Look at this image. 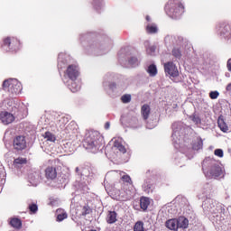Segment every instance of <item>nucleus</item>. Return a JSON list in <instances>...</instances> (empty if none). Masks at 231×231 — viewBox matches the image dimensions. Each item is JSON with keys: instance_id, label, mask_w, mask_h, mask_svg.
<instances>
[{"instance_id": "f257e3e1", "label": "nucleus", "mask_w": 231, "mask_h": 231, "mask_svg": "<svg viewBox=\"0 0 231 231\" xmlns=\"http://www.w3.org/2000/svg\"><path fill=\"white\" fill-rule=\"evenodd\" d=\"M102 135L97 131L88 132L84 141V147L91 152H97L102 145Z\"/></svg>"}, {"instance_id": "f03ea898", "label": "nucleus", "mask_w": 231, "mask_h": 231, "mask_svg": "<svg viewBox=\"0 0 231 231\" xmlns=\"http://www.w3.org/2000/svg\"><path fill=\"white\" fill-rule=\"evenodd\" d=\"M183 5L178 4L177 5H167L166 6V14L169 15V17H171V19H178L183 14Z\"/></svg>"}, {"instance_id": "7ed1b4c3", "label": "nucleus", "mask_w": 231, "mask_h": 231, "mask_svg": "<svg viewBox=\"0 0 231 231\" xmlns=\"http://www.w3.org/2000/svg\"><path fill=\"white\" fill-rule=\"evenodd\" d=\"M13 145L15 151H23L26 149V139L23 135H18L14 139Z\"/></svg>"}, {"instance_id": "20e7f679", "label": "nucleus", "mask_w": 231, "mask_h": 231, "mask_svg": "<svg viewBox=\"0 0 231 231\" xmlns=\"http://www.w3.org/2000/svg\"><path fill=\"white\" fill-rule=\"evenodd\" d=\"M202 207L205 212H211V214H217V209L216 208V201L212 199H207Z\"/></svg>"}, {"instance_id": "39448f33", "label": "nucleus", "mask_w": 231, "mask_h": 231, "mask_svg": "<svg viewBox=\"0 0 231 231\" xmlns=\"http://www.w3.org/2000/svg\"><path fill=\"white\" fill-rule=\"evenodd\" d=\"M164 71L167 75H170V77H178L179 75L178 68L171 61L164 63Z\"/></svg>"}, {"instance_id": "423d86ee", "label": "nucleus", "mask_w": 231, "mask_h": 231, "mask_svg": "<svg viewBox=\"0 0 231 231\" xmlns=\"http://www.w3.org/2000/svg\"><path fill=\"white\" fill-rule=\"evenodd\" d=\"M0 120L4 125H8V124H12L14 120H15V116H14L9 112H1L0 113Z\"/></svg>"}, {"instance_id": "0eeeda50", "label": "nucleus", "mask_w": 231, "mask_h": 231, "mask_svg": "<svg viewBox=\"0 0 231 231\" xmlns=\"http://www.w3.org/2000/svg\"><path fill=\"white\" fill-rule=\"evenodd\" d=\"M67 75L70 80H77V77H79V68L75 65H69L67 69Z\"/></svg>"}, {"instance_id": "6e6552de", "label": "nucleus", "mask_w": 231, "mask_h": 231, "mask_svg": "<svg viewBox=\"0 0 231 231\" xmlns=\"http://www.w3.org/2000/svg\"><path fill=\"white\" fill-rule=\"evenodd\" d=\"M172 139L174 140L175 143H178V140H180V132L181 131V125L180 123H174L172 125Z\"/></svg>"}, {"instance_id": "1a4fd4ad", "label": "nucleus", "mask_w": 231, "mask_h": 231, "mask_svg": "<svg viewBox=\"0 0 231 231\" xmlns=\"http://www.w3.org/2000/svg\"><path fill=\"white\" fill-rule=\"evenodd\" d=\"M21 89H23L21 83L17 79H11V88L8 91L17 94L20 93Z\"/></svg>"}, {"instance_id": "9d476101", "label": "nucleus", "mask_w": 231, "mask_h": 231, "mask_svg": "<svg viewBox=\"0 0 231 231\" xmlns=\"http://www.w3.org/2000/svg\"><path fill=\"white\" fill-rule=\"evenodd\" d=\"M45 176L47 180H55V178H57V169L54 167L46 168Z\"/></svg>"}, {"instance_id": "9b49d317", "label": "nucleus", "mask_w": 231, "mask_h": 231, "mask_svg": "<svg viewBox=\"0 0 231 231\" xmlns=\"http://www.w3.org/2000/svg\"><path fill=\"white\" fill-rule=\"evenodd\" d=\"M26 163H28V160H26V158H23V157H18V158L14 159V166L16 169H21V167H23V165H26Z\"/></svg>"}, {"instance_id": "f8f14e48", "label": "nucleus", "mask_w": 231, "mask_h": 231, "mask_svg": "<svg viewBox=\"0 0 231 231\" xmlns=\"http://www.w3.org/2000/svg\"><path fill=\"white\" fill-rule=\"evenodd\" d=\"M210 174L215 178H218V176H221V174H223V170L220 168L219 165L215 164L210 170Z\"/></svg>"}, {"instance_id": "ddd939ff", "label": "nucleus", "mask_w": 231, "mask_h": 231, "mask_svg": "<svg viewBox=\"0 0 231 231\" xmlns=\"http://www.w3.org/2000/svg\"><path fill=\"white\" fill-rule=\"evenodd\" d=\"M166 226L170 230H174V231L178 230V219L173 218L166 221Z\"/></svg>"}, {"instance_id": "4468645a", "label": "nucleus", "mask_w": 231, "mask_h": 231, "mask_svg": "<svg viewBox=\"0 0 231 231\" xmlns=\"http://www.w3.org/2000/svg\"><path fill=\"white\" fill-rule=\"evenodd\" d=\"M177 226L178 228H187L189 226V219L184 217H180L177 219Z\"/></svg>"}, {"instance_id": "2eb2a0df", "label": "nucleus", "mask_w": 231, "mask_h": 231, "mask_svg": "<svg viewBox=\"0 0 231 231\" xmlns=\"http://www.w3.org/2000/svg\"><path fill=\"white\" fill-rule=\"evenodd\" d=\"M141 113L144 120H147V118H149V115H151V107L148 105H143L141 108Z\"/></svg>"}, {"instance_id": "dca6fc26", "label": "nucleus", "mask_w": 231, "mask_h": 231, "mask_svg": "<svg viewBox=\"0 0 231 231\" xmlns=\"http://www.w3.org/2000/svg\"><path fill=\"white\" fill-rule=\"evenodd\" d=\"M57 221H64V219H68V213L64 211V209H57Z\"/></svg>"}, {"instance_id": "f3484780", "label": "nucleus", "mask_w": 231, "mask_h": 231, "mask_svg": "<svg viewBox=\"0 0 231 231\" xmlns=\"http://www.w3.org/2000/svg\"><path fill=\"white\" fill-rule=\"evenodd\" d=\"M106 221L107 223H109V225H113V223H116V212L109 211L107 214Z\"/></svg>"}, {"instance_id": "a211bd4d", "label": "nucleus", "mask_w": 231, "mask_h": 231, "mask_svg": "<svg viewBox=\"0 0 231 231\" xmlns=\"http://www.w3.org/2000/svg\"><path fill=\"white\" fill-rule=\"evenodd\" d=\"M218 127L223 133L228 132V125H226V123H225V120L222 118H218L217 120Z\"/></svg>"}, {"instance_id": "6ab92c4d", "label": "nucleus", "mask_w": 231, "mask_h": 231, "mask_svg": "<svg viewBox=\"0 0 231 231\" xmlns=\"http://www.w3.org/2000/svg\"><path fill=\"white\" fill-rule=\"evenodd\" d=\"M150 204H151V201L149 200V198H145V197L141 198L140 206L142 209L145 210L146 208H149Z\"/></svg>"}, {"instance_id": "aec40b11", "label": "nucleus", "mask_w": 231, "mask_h": 231, "mask_svg": "<svg viewBox=\"0 0 231 231\" xmlns=\"http://www.w3.org/2000/svg\"><path fill=\"white\" fill-rule=\"evenodd\" d=\"M147 73H149L150 77H156L158 73V69H156V65H150L147 69Z\"/></svg>"}, {"instance_id": "412c9836", "label": "nucleus", "mask_w": 231, "mask_h": 231, "mask_svg": "<svg viewBox=\"0 0 231 231\" xmlns=\"http://www.w3.org/2000/svg\"><path fill=\"white\" fill-rule=\"evenodd\" d=\"M114 147H115V149H117L119 152L125 154V152H126L125 146L123 145L122 143H120V142L115 141Z\"/></svg>"}, {"instance_id": "4be33fe9", "label": "nucleus", "mask_w": 231, "mask_h": 231, "mask_svg": "<svg viewBox=\"0 0 231 231\" xmlns=\"http://www.w3.org/2000/svg\"><path fill=\"white\" fill-rule=\"evenodd\" d=\"M146 32L147 33H158V27L154 23L148 24L146 26Z\"/></svg>"}, {"instance_id": "5701e85b", "label": "nucleus", "mask_w": 231, "mask_h": 231, "mask_svg": "<svg viewBox=\"0 0 231 231\" xmlns=\"http://www.w3.org/2000/svg\"><path fill=\"white\" fill-rule=\"evenodd\" d=\"M43 138H45L47 142H55V140H57L55 134H51V132H46L45 134H43Z\"/></svg>"}, {"instance_id": "b1692460", "label": "nucleus", "mask_w": 231, "mask_h": 231, "mask_svg": "<svg viewBox=\"0 0 231 231\" xmlns=\"http://www.w3.org/2000/svg\"><path fill=\"white\" fill-rule=\"evenodd\" d=\"M10 225L14 226V228H21V219L19 218H12L10 221Z\"/></svg>"}, {"instance_id": "393cba45", "label": "nucleus", "mask_w": 231, "mask_h": 231, "mask_svg": "<svg viewBox=\"0 0 231 231\" xmlns=\"http://www.w3.org/2000/svg\"><path fill=\"white\" fill-rule=\"evenodd\" d=\"M79 89H80V85L77 84V82H75V80H72V82L70 84V91H72V93H77V91H79Z\"/></svg>"}, {"instance_id": "a878e982", "label": "nucleus", "mask_w": 231, "mask_h": 231, "mask_svg": "<svg viewBox=\"0 0 231 231\" xmlns=\"http://www.w3.org/2000/svg\"><path fill=\"white\" fill-rule=\"evenodd\" d=\"M134 231H145V229L143 228V222L142 221L136 222L134 226Z\"/></svg>"}, {"instance_id": "bb28decb", "label": "nucleus", "mask_w": 231, "mask_h": 231, "mask_svg": "<svg viewBox=\"0 0 231 231\" xmlns=\"http://www.w3.org/2000/svg\"><path fill=\"white\" fill-rule=\"evenodd\" d=\"M11 88H12V79L5 80L3 83V88L4 89H6V88L11 89Z\"/></svg>"}, {"instance_id": "cd10ccee", "label": "nucleus", "mask_w": 231, "mask_h": 231, "mask_svg": "<svg viewBox=\"0 0 231 231\" xmlns=\"http://www.w3.org/2000/svg\"><path fill=\"white\" fill-rule=\"evenodd\" d=\"M123 104H129L131 102V95H124L121 97Z\"/></svg>"}, {"instance_id": "c85d7f7f", "label": "nucleus", "mask_w": 231, "mask_h": 231, "mask_svg": "<svg viewBox=\"0 0 231 231\" xmlns=\"http://www.w3.org/2000/svg\"><path fill=\"white\" fill-rule=\"evenodd\" d=\"M203 147V141H198L193 144V149L195 151H199Z\"/></svg>"}, {"instance_id": "c756f323", "label": "nucleus", "mask_w": 231, "mask_h": 231, "mask_svg": "<svg viewBox=\"0 0 231 231\" xmlns=\"http://www.w3.org/2000/svg\"><path fill=\"white\" fill-rule=\"evenodd\" d=\"M88 214H91V208L88 206L83 207L81 215L88 216Z\"/></svg>"}, {"instance_id": "7c9ffc66", "label": "nucleus", "mask_w": 231, "mask_h": 231, "mask_svg": "<svg viewBox=\"0 0 231 231\" xmlns=\"http://www.w3.org/2000/svg\"><path fill=\"white\" fill-rule=\"evenodd\" d=\"M128 63L131 66H138V58H136V57L130 58V60H128Z\"/></svg>"}, {"instance_id": "2f4dec72", "label": "nucleus", "mask_w": 231, "mask_h": 231, "mask_svg": "<svg viewBox=\"0 0 231 231\" xmlns=\"http://www.w3.org/2000/svg\"><path fill=\"white\" fill-rule=\"evenodd\" d=\"M172 55L177 59H180V57H181V51H180V49H173Z\"/></svg>"}, {"instance_id": "473e14b6", "label": "nucleus", "mask_w": 231, "mask_h": 231, "mask_svg": "<svg viewBox=\"0 0 231 231\" xmlns=\"http://www.w3.org/2000/svg\"><path fill=\"white\" fill-rule=\"evenodd\" d=\"M30 212H32V214H35L37 210H39V208L37 207V204H32L29 206Z\"/></svg>"}, {"instance_id": "72a5a7b5", "label": "nucleus", "mask_w": 231, "mask_h": 231, "mask_svg": "<svg viewBox=\"0 0 231 231\" xmlns=\"http://www.w3.org/2000/svg\"><path fill=\"white\" fill-rule=\"evenodd\" d=\"M217 97H219V92L217 91H211L209 93V97L212 99V100H216V98H217Z\"/></svg>"}, {"instance_id": "f704fd0d", "label": "nucleus", "mask_w": 231, "mask_h": 231, "mask_svg": "<svg viewBox=\"0 0 231 231\" xmlns=\"http://www.w3.org/2000/svg\"><path fill=\"white\" fill-rule=\"evenodd\" d=\"M215 156H218V158H223V150L217 149L214 152Z\"/></svg>"}, {"instance_id": "c9c22d12", "label": "nucleus", "mask_w": 231, "mask_h": 231, "mask_svg": "<svg viewBox=\"0 0 231 231\" xmlns=\"http://www.w3.org/2000/svg\"><path fill=\"white\" fill-rule=\"evenodd\" d=\"M154 51H156V46H154V45H152V46H150V47L147 49V52H148L150 55H152V53H154Z\"/></svg>"}, {"instance_id": "e433bc0d", "label": "nucleus", "mask_w": 231, "mask_h": 231, "mask_svg": "<svg viewBox=\"0 0 231 231\" xmlns=\"http://www.w3.org/2000/svg\"><path fill=\"white\" fill-rule=\"evenodd\" d=\"M122 180L123 181H125V183H131V177H129V175H124Z\"/></svg>"}, {"instance_id": "4c0bfd02", "label": "nucleus", "mask_w": 231, "mask_h": 231, "mask_svg": "<svg viewBox=\"0 0 231 231\" xmlns=\"http://www.w3.org/2000/svg\"><path fill=\"white\" fill-rule=\"evenodd\" d=\"M192 121H193L195 124H199V122H200L199 117V116H192Z\"/></svg>"}, {"instance_id": "58836bf2", "label": "nucleus", "mask_w": 231, "mask_h": 231, "mask_svg": "<svg viewBox=\"0 0 231 231\" xmlns=\"http://www.w3.org/2000/svg\"><path fill=\"white\" fill-rule=\"evenodd\" d=\"M4 44L5 46H10L11 42H10V38H6L5 41H4Z\"/></svg>"}, {"instance_id": "ea45409f", "label": "nucleus", "mask_w": 231, "mask_h": 231, "mask_svg": "<svg viewBox=\"0 0 231 231\" xmlns=\"http://www.w3.org/2000/svg\"><path fill=\"white\" fill-rule=\"evenodd\" d=\"M227 69L228 71H231V59L227 60Z\"/></svg>"}, {"instance_id": "a19ab883", "label": "nucleus", "mask_w": 231, "mask_h": 231, "mask_svg": "<svg viewBox=\"0 0 231 231\" xmlns=\"http://www.w3.org/2000/svg\"><path fill=\"white\" fill-rule=\"evenodd\" d=\"M226 91H231V83L226 86Z\"/></svg>"}, {"instance_id": "79ce46f5", "label": "nucleus", "mask_w": 231, "mask_h": 231, "mask_svg": "<svg viewBox=\"0 0 231 231\" xmlns=\"http://www.w3.org/2000/svg\"><path fill=\"white\" fill-rule=\"evenodd\" d=\"M109 127H110V124H109V122H106L105 125V128L109 129Z\"/></svg>"}, {"instance_id": "37998d69", "label": "nucleus", "mask_w": 231, "mask_h": 231, "mask_svg": "<svg viewBox=\"0 0 231 231\" xmlns=\"http://www.w3.org/2000/svg\"><path fill=\"white\" fill-rule=\"evenodd\" d=\"M75 171H76L77 174H80V169H79V167H77Z\"/></svg>"}, {"instance_id": "c03bdc74", "label": "nucleus", "mask_w": 231, "mask_h": 231, "mask_svg": "<svg viewBox=\"0 0 231 231\" xmlns=\"http://www.w3.org/2000/svg\"><path fill=\"white\" fill-rule=\"evenodd\" d=\"M146 21H151V17H149V15L146 16Z\"/></svg>"}, {"instance_id": "a18cd8bd", "label": "nucleus", "mask_w": 231, "mask_h": 231, "mask_svg": "<svg viewBox=\"0 0 231 231\" xmlns=\"http://www.w3.org/2000/svg\"><path fill=\"white\" fill-rule=\"evenodd\" d=\"M144 190H145L146 192H151V190H150V189H144Z\"/></svg>"}, {"instance_id": "49530a36", "label": "nucleus", "mask_w": 231, "mask_h": 231, "mask_svg": "<svg viewBox=\"0 0 231 231\" xmlns=\"http://www.w3.org/2000/svg\"><path fill=\"white\" fill-rule=\"evenodd\" d=\"M147 187H148V189H151V185H148Z\"/></svg>"}, {"instance_id": "de8ad7c7", "label": "nucleus", "mask_w": 231, "mask_h": 231, "mask_svg": "<svg viewBox=\"0 0 231 231\" xmlns=\"http://www.w3.org/2000/svg\"><path fill=\"white\" fill-rule=\"evenodd\" d=\"M221 212H223V209L220 208Z\"/></svg>"}, {"instance_id": "09e8293b", "label": "nucleus", "mask_w": 231, "mask_h": 231, "mask_svg": "<svg viewBox=\"0 0 231 231\" xmlns=\"http://www.w3.org/2000/svg\"><path fill=\"white\" fill-rule=\"evenodd\" d=\"M143 187H144V189H145V187H147V186L144 184V186H143Z\"/></svg>"}]
</instances>
